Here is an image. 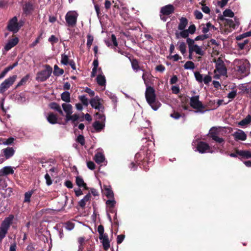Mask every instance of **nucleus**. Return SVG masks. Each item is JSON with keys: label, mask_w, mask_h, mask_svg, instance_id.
<instances>
[{"label": "nucleus", "mask_w": 251, "mask_h": 251, "mask_svg": "<svg viewBox=\"0 0 251 251\" xmlns=\"http://www.w3.org/2000/svg\"><path fill=\"white\" fill-rule=\"evenodd\" d=\"M145 97L147 101L154 110L158 109L160 106V103L156 100L155 90L152 87H146Z\"/></svg>", "instance_id": "1"}, {"label": "nucleus", "mask_w": 251, "mask_h": 251, "mask_svg": "<svg viewBox=\"0 0 251 251\" xmlns=\"http://www.w3.org/2000/svg\"><path fill=\"white\" fill-rule=\"evenodd\" d=\"M234 69L243 77L249 74L250 68L249 62L246 59H235L233 62Z\"/></svg>", "instance_id": "2"}, {"label": "nucleus", "mask_w": 251, "mask_h": 251, "mask_svg": "<svg viewBox=\"0 0 251 251\" xmlns=\"http://www.w3.org/2000/svg\"><path fill=\"white\" fill-rule=\"evenodd\" d=\"M215 69L214 70V78L219 79L221 76L226 75L227 70L223 60L218 59L215 61Z\"/></svg>", "instance_id": "3"}, {"label": "nucleus", "mask_w": 251, "mask_h": 251, "mask_svg": "<svg viewBox=\"0 0 251 251\" xmlns=\"http://www.w3.org/2000/svg\"><path fill=\"white\" fill-rule=\"evenodd\" d=\"M13 218L14 216L12 215H10L8 217L5 218L4 221L1 223L0 227V242L5 236L7 230L12 222Z\"/></svg>", "instance_id": "4"}, {"label": "nucleus", "mask_w": 251, "mask_h": 251, "mask_svg": "<svg viewBox=\"0 0 251 251\" xmlns=\"http://www.w3.org/2000/svg\"><path fill=\"white\" fill-rule=\"evenodd\" d=\"M96 121L93 124V127L97 131H100L105 126V117L101 113L96 114Z\"/></svg>", "instance_id": "5"}, {"label": "nucleus", "mask_w": 251, "mask_h": 251, "mask_svg": "<svg viewBox=\"0 0 251 251\" xmlns=\"http://www.w3.org/2000/svg\"><path fill=\"white\" fill-rule=\"evenodd\" d=\"M23 22L20 21L18 23V20L16 17H14L11 19L8 24L7 28L10 31L13 32L14 33H17L20 27L23 26Z\"/></svg>", "instance_id": "6"}, {"label": "nucleus", "mask_w": 251, "mask_h": 251, "mask_svg": "<svg viewBox=\"0 0 251 251\" xmlns=\"http://www.w3.org/2000/svg\"><path fill=\"white\" fill-rule=\"evenodd\" d=\"M190 104L192 107L194 109H197V111H195V113L198 112L203 113L201 110L204 108L203 105L201 101L199 100V96H195L190 98Z\"/></svg>", "instance_id": "7"}, {"label": "nucleus", "mask_w": 251, "mask_h": 251, "mask_svg": "<svg viewBox=\"0 0 251 251\" xmlns=\"http://www.w3.org/2000/svg\"><path fill=\"white\" fill-rule=\"evenodd\" d=\"M78 14L75 11L68 12L65 16V20L67 25L74 27L76 25Z\"/></svg>", "instance_id": "8"}, {"label": "nucleus", "mask_w": 251, "mask_h": 251, "mask_svg": "<svg viewBox=\"0 0 251 251\" xmlns=\"http://www.w3.org/2000/svg\"><path fill=\"white\" fill-rule=\"evenodd\" d=\"M45 70L38 73L36 80L38 81L43 82L47 80L50 75L52 73V68L49 65L45 66Z\"/></svg>", "instance_id": "9"}, {"label": "nucleus", "mask_w": 251, "mask_h": 251, "mask_svg": "<svg viewBox=\"0 0 251 251\" xmlns=\"http://www.w3.org/2000/svg\"><path fill=\"white\" fill-rule=\"evenodd\" d=\"M17 77L16 75H13L6 79L0 85V93H3L7 90L14 83Z\"/></svg>", "instance_id": "10"}, {"label": "nucleus", "mask_w": 251, "mask_h": 251, "mask_svg": "<svg viewBox=\"0 0 251 251\" xmlns=\"http://www.w3.org/2000/svg\"><path fill=\"white\" fill-rule=\"evenodd\" d=\"M221 130V128L212 127L210 130L209 135L215 142L220 144H224V140L222 138H220L218 136Z\"/></svg>", "instance_id": "11"}, {"label": "nucleus", "mask_w": 251, "mask_h": 251, "mask_svg": "<svg viewBox=\"0 0 251 251\" xmlns=\"http://www.w3.org/2000/svg\"><path fill=\"white\" fill-rule=\"evenodd\" d=\"M194 75L196 80L198 82H203L206 85L208 84L212 80V78L210 75H203L199 72H195Z\"/></svg>", "instance_id": "12"}, {"label": "nucleus", "mask_w": 251, "mask_h": 251, "mask_svg": "<svg viewBox=\"0 0 251 251\" xmlns=\"http://www.w3.org/2000/svg\"><path fill=\"white\" fill-rule=\"evenodd\" d=\"M195 151H197L201 153L205 152L212 153L216 151V149L212 150L207 144L203 142H200L197 144V147Z\"/></svg>", "instance_id": "13"}, {"label": "nucleus", "mask_w": 251, "mask_h": 251, "mask_svg": "<svg viewBox=\"0 0 251 251\" xmlns=\"http://www.w3.org/2000/svg\"><path fill=\"white\" fill-rule=\"evenodd\" d=\"M90 104L92 107L102 111L104 107L101 102V99L98 96L94 97L90 101Z\"/></svg>", "instance_id": "14"}, {"label": "nucleus", "mask_w": 251, "mask_h": 251, "mask_svg": "<svg viewBox=\"0 0 251 251\" xmlns=\"http://www.w3.org/2000/svg\"><path fill=\"white\" fill-rule=\"evenodd\" d=\"M232 136L235 140L237 141H245L247 137L245 132L241 129H237L232 134Z\"/></svg>", "instance_id": "15"}, {"label": "nucleus", "mask_w": 251, "mask_h": 251, "mask_svg": "<svg viewBox=\"0 0 251 251\" xmlns=\"http://www.w3.org/2000/svg\"><path fill=\"white\" fill-rule=\"evenodd\" d=\"M175 11V7L172 4H168L162 7L160 9V13L163 15H169Z\"/></svg>", "instance_id": "16"}, {"label": "nucleus", "mask_w": 251, "mask_h": 251, "mask_svg": "<svg viewBox=\"0 0 251 251\" xmlns=\"http://www.w3.org/2000/svg\"><path fill=\"white\" fill-rule=\"evenodd\" d=\"M189 58L192 59V57L191 55V54L194 52L197 54L200 55H203L204 54V51L202 50V49L201 47H200L198 46L197 45H196L195 46H192V47H190V50H189Z\"/></svg>", "instance_id": "17"}, {"label": "nucleus", "mask_w": 251, "mask_h": 251, "mask_svg": "<svg viewBox=\"0 0 251 251\" xmlns=\"http://www.w3.org/2000/svg\"><path fill=\"white\" fill-rule=\"evenodd\" d=\"M101 188L104 195L108 199H111L114 198V194L110 186L104 185L103 188L102 187H101Z\"/></svg>", "instance_id": "18"}, {"label": "nucleus", "mask_w": 251, "mask_h": 251, "mask_svg": "<svg viewBox=\"0 0 251 251\" xmlns=\"http://www.w3.org/2000/svg\"><path fill=\"white\" fill-rule=\"evenodd\" d=\"M15 168L11 166H6L0 170V176H7L9 174H13Z\"/></svg>", "instance_id": "19"}, {"label": "nucleus", "mask_w": 251, "mask_h": 251, "mask_svg": "<svg viewBox=\"0 0 251 251\" xmlns=\"http://www.w3.org/2000/svg\"><path fill=\"white\" fill-rule=\"evenodd\" d=\"M1 152L4 155L5 159H9L14 154L15 150L13 148L7 147L2 149Z\"/></svg>", "instance_id": "20"}, {"label": "nucleus", "mask_w": 251, "mask_h": 251, "mask_svg": "<svg viewBox=\"0 0 251 251\" xmlns=\"http://www.w3.org/2000/svg\"><path fill=\"white\" fill-rule=\"evenodd\" d=\"M225 23L230 27L234 29L239 25V21L236 18H234L233 19H225Z\"/></svg>", "instance_id": "21"}, {"label": "nucleus", "mask_w": 251, "mask_h": 251, "mask_svg": "<svg viewBox=\"0 0 251 251\" xmlns=\"http://www.w3.org/2000/svg\"><path fill=\"white\" fill-rule=\"evenodd\" d=\"M18 42L19 39L17 37L14 38L9 40L4 47L5 50L6 51L9 50L12 48L16 46L18 44Z\"/></svg>", "instance_id": "22"}, {"label": "nucleus", "mask_w": 251, "mask_h": 251, "mask_svg": "<svg viewBox=\"0 0 251 251\" xmlns=\"http://www.w3.org/2000/svg\"><path fill=\"white\" fill-rule=\"evenodd\" d=\"M93 64L94 67L91 73V76L94 77L97 73H101L102 71L100 68H98L99 62L97 59L94 60Z\"/></svg>", "instance_id": "23"}, {"label": "nucleus", "mask_w": 251, "mask_h": 251, "mask_svg": "<svg viewBox=\"0 0 251 251\" xmlns=\"http://www.w3.org/2000/svg\"><path fill=\"white\" fill-rule=\"evenodd\" d=\"M100 239L101 240L103 249L107 251L110 248V242L109 241L107 235L103 236L102 238L99 237Z\"/></svg>", "instance_id": "24"}, {"label": "nucleus", "mask_w": 251, "mask_h": 251, "mask_svg": "<svg viewBox=\"0 0 251 251\" xmlns=\"http://www.w3.org/2000/svg\"><path fill=\"white\" fill-rule=\"evenodd\" d=\"M62 107L66 113V116L73 113V107L70 104L64 103L62 104Z\"/></svg>", "instance_id": "25"}, {"label": "nucleus", "mask_w": 251, "mask_h": 251, "mask_svg": "<svg viewBox=\"0 0 251 251\" xmlns=\"http://www.w3.org/2000/svg\"><path fill=\"white\" fill-rule=\"evenodd\" d=\"M91 196L90 193L87 194L82 199L78 202V205L84 208L88 202L90 201Z\"/></svg>", "instance_id": "26"}, {"label": "nucleus", "mask_w": 251, "mask_h": 251, "mask_svg": "<svg viewBox=\"0 0 251 251\" xmlns=\"http://www.w3.org/2000/svg\"><path fill=\"white\" fill-rule=\"evenodd\" d=\"M188 21L185 17H181L179 19V23L178 25V29L182 30L185 29L188 25Z\"/></svg>", "instance_id": "27"}, {"label": "nucleus", "mask_w": 251, "mask_h": 251, "mask_svg": "<svg viewBox=\"0 0 251 251\" xmlns=\"http://www.w3.org/2000/svg\"><path fill=\"white\" fill-rule=\"evenodd\" d=\"M79 119V116L77 114H75L74 115H69L66 116L65 122L67 123L69 121H71L73 124L75 126V122L77 121Z\"/></svg>", "instance_id": "28"}, {"label": "nucleus", "mask_w": 251, "mask_h": 251, "mask_svg": "<svg viewBox=\"0 0 251 251\" xmlns=\"http://www.w3.org/2000/svg\"><path fill=\"white\" fill-rule=\"evenodd\" d=\"M94 159L98 164H100L104 162L105 157L102 152L98 151L95 155Z\"/></svg>", "instance_id": "29"}, {"label": "nucleus", "mask_w": 251, "mask_h": 251, "mask_svg": "<svg viewBox=\"0 0 251 251\" xmlns=\"http://www.w3.org/2000/svg\"><path fill=\"white\" fill-rule=\"evenodd\" d=\"M48 121L51 124H55L57 123V117L56 115L53 113H50L46 116Z\"/></svg>", "instance_id": "30"}, {"label": "nucleus", "mask_w": 251, "mask_h": 251, "mask_svg": "<svg viewBox=\"0 0 251 251\" xmlns=\"http://www.w3.org/2000/svg\"><path fill=\"white\" fill-rule=\"evenodd\" d=\"M98 75L97 77V82L99 85L105 86L106 83L105 77L101 73H98Z\"/></svg>", "instance_id": "31"}, {"label": "nucleus", "mask_w": 251, "mask_h": 251, "mask_svg": "<svg viewBox=\"0 0 251 251\" xmlns=\"http://www.w3.org/2000/svg\"><path fill=\"white\" fill-rule=\"evenodd\" d=\"M151 77H152V76L150 73H148L147 72H145L143 73V74L142 75V78L144 81V83H145L146 87L149 86V84L150 82Z\"/></svg>", "instance_id": "32"}, {"label": "nucleus", "mask_w": 251, "mask_h": 251, "mask_svg": "<svg viewBox=\"0 0 251 251\" xmlns=\"http://www.w3.org/2000/svg\"><path fill=\"white\" fill-rule=\"evenodd\" d=\"M180 31H176V38L179 39L180 38H186L188 37L189 34L187 31V29L179 30Z\"/></svg>", "instance_id": "33"}, {"label": "nucleus", "mask_w": 251, "mask_h": 251, "mask_svg": "<svg viewBox=\"0 0 251 251\" xmlns=\"http://www.w3.org/2000/svg\"><path fill=\"white\" fill-rule=\"evenodd\" d=\"M237 154L244 158H251V151L249 150L238 151Z\"/></svg>", "instance_id": "34"}, {"label": "nucleus", "mask_w": 251, "mask_h": 251, "mask_svg": "<svg viewBox=\"0 0 251 251\" xmlns=\"http://www.w3.org/2000/svg\"><path fill=\"white\" fill-rule=\"evenodd\" d=\"M50 107L51 109L57 111L61 115H64L61 108L58 104L55 102H51L50 104Z\"/></svg>", "instance_id": "35"}, {"label": "nucleus", "mask_w": 251, "mask_h": 251, "mask_svg": "<svg viewBox=\"0 0 251 251\" xmlns=\"http://www.w3.org/2000/svg\"><path fill=\"white\" fill-rule=\"evenodd\" d=\"M75 182L78 187L87 189L86 184L84 182L83 178L81 176H77L76 177Z\"/></svg>", "instance_id": "36"}, {"label": "nucleus", "mask_w": 251, "mask_h": 251, "mask_svg": "<svg viewBox=\"0 0 251 251\" xmlns=\"http://www.w3.org/2000/svg\"><path fill=\"white\" fill-rule=\"evenodd\" d=\"M107 208L109 211L112 212L113 208L116 204V201L114 198L109 199L106 202Z\"/></svg>", "instance_id": "37"}, {"label": "nucleus", "mask_w": 251, "mask_h": 251, "mask_svg": "<svg viewBox=\"0 0 251 251\" xmlns=\"http://www.w3.org/2000/svg\"><path fill=\"white\" fill-rule=\"evenodd\" d=\"M105 95L107 96L111 100L113 103L115 105H116L118 101V99L116 95L108 91H106L105 92Z\"/></svg>", "instance_id": "38"}, {"label": "nucleus", "mask_w": 251, "mask_h": 251, "mask_svg": "<svg viewBox=\"0 0 251 251\" xmlns=\"http://www.w3.org/2000/svg\"><path fill=\"white\" fill-rule=\"evenodd\" d=\"M251 122V116L248 115L244 119L239 123V125L243 126L248 125Z\"/></svg>", "instance_id": "39"}, {"label": "nucleus", "mask_w": 251, "mask_h": 251, "mask_svg": "<svg viewBox=\"0 0 251 251\" xmlns=\"http://www.w3.org/2000/svg\"><path fill=\"white\" fill-rule=\"evenodd\" d=\"M29 78V75H26L24 77H23L21 80L16 85V88H18L21 86L24 85L26 83V82L28 81Z\"/></svg>", "instance_id": "40"}, {"label": "nucleus", "mask_w": 251, "mask_h": 251, "mask_svg": "<svg viewBox=\"0 0 251 251\" xmlns=\"http://www.w3.org/2000/svg\"><path fill=\"white\" fill-rule=\"evenodd\" d=\"M61 98L62 100L66 102H69L70 101V94L69 92L65 91L62 93Z\"/></svg>", "instance_id": "41"}, {"label": "nucleus", "mask_w": 251, "mask_h": 251, "mask_svg": "<svg viewBox=\"0 0 251 251\" xmlns=\"http://www.w3.org/2000/svg\"><path fill=\"white\" fill-rule=\"evenodd\" d=\"M64 73V71L62 69H60L58 66L56 65L54 66V71L53 74L55 75L60 76L63 75Z\"/></svg>", "instance_id": "42"}, {"label": "nucleus", "mask_w": 251, "mask_h": 251, "mask_svg": "<svg viewBox=\"0 0 251 251\" xmlns=\"http://www.w3.org/2000/svg\"><path fill=\"white\" fill-rule=\"evenodd\" d=\"M184 68L186 70H193L195 68V64L193 62L188 61L184 64Z\"/></svg>", "instance_id": "43"}, {"label": "nucleus", "mask_w": 251, "mask_h": 251, "mask_svg": "<svg viewBox=\"0 0 251 251\" xmlns=\"http://www.w3.org/2000/svg\"><path fill=\"white\" fill-rule=\"evenodd\" d=\"M223 16L224 17L233 18L234 17V13L232 12L231 10L226 9L223 12Z\"/></svg>", "instance_id": "44"}, {"label": "nucleus", "mask_w": 251, "mask_h": 251, "mask_svg": "<svg viewBox=\"0 0 251 251\" xmlns=\"http://www.w3.org/2000/svg\"><path fill=\"white\" fill-rule=\"evenodd\" d=\"M33 190H31L26 192L25 194V202H29L30 201V198L33 193Z\"/></svg>", "instance_id": "45"}, {"label": "nucleus", "mask_w": 251, "mask_h": 251, "mask_svg": "<svg viewBox=\"0 0 251 251\" xmlns=\"http://www.w3.org/2000/svg\"><path fill=\"white\" fill-rule=\"evenodd\" d=\"M70 61H69V57L66 54H62L61 63L62 64L66 65L68 64Z\"/></svg>", "instance_id": "46"}, {"label": "nucleus", "mask_w": 251, "mask_h": 251, "mask_svg": "<svg viewBox=\"0 0 251 251\" xmlns=\"http://www.w3.org/2000/svg\"><path fill=\"white\" fill-rule=\"evenodd\" d=\"M251 36V30L247 32H245L244 33H243L239 36H237L236 37V39L237 40H240L242 39H243L247 37Z\"/></svg>", "instance_id": "47"}, {"label": "nucleus", "mask_w": 251, "mask_h": 251, "mask_svg": "<svg viewBox=\"0 0 251 251\" xmlns=\"http://www.w3.org/2000/svg\"><path fill=\"white\" fill-rule=\"evenodd\" d=\"M87 46L89 49L90 48L91 45H92L94 38L93 36L90 34H88L87 35Z\"/></svg>", "instance_id": "48"}, {"label": "nucleus", "mask_w": 251, "mask_h": 251, "mask_svg": "<svg viewBox=\"0 0 251 251\" xmlns=\"http://www.w3.org/2000/svg\"><path fill=\"white\" fill-rule=\"evenodd\" d=\"M5 193H4L3 192H0L1 195L4 197H8L10 196L11 193H12V189L11 188H8L6 189L5 190Z\"/></svg>", "instance_id": "49"}, {"label": "nucleus", "mask_w": 251, "mask_h": 251, "mask_svg": "<svg viewBox=\"0 0 251 251\" xmlns=\"http://www.w3.org/2000/svg\"><path fill=\"white\" fill-rule=\"evenodd\" d=\"M104 227H103V226H102V225L99 226L98 227V232H99V235H100L99 237H101V238H102L103 236L107 235L106 234L104 233Z\"/></svg>", "instance_id": "50"}, {"label": "nucleus", "mask_w": 251, "mask_h": 251, "mask_svg": "<svg viewBox=\"0 0 251 251\" xmlns=\"http://www.w3.org/2000/svg\"><path fill=\"white\" fill-rule=\"evenodd\" d=\"M179 50L182 54L186 52V45L184 42H180L179 45Z\"/></svg>", "instance_id": "51"}, {"label": "nucleus", "mask_w": 251, "mask_h": 251, "mask_svg": "<svg viewBox=\"0 0 251 251\" xmlns=\"http://www.w3.org/2000/svg\"><path fill=\"white\" fill-rule=\"evenodd\" d=\"M79 99L84 105L87 106L88 105V100L85 96H80L79 97Z\"/></svg>", "instance_id": "52"}, {"label": "nucleus", "mask_w": 251, "mask_h": 251, "mask_svg": "<svg viewBox=\"0 0 251 251\" xmlns=\"http://www.w3.org/2000/svg\"><path fill=\"white\" fill-rule=\"evenodd\" d=\"M249 40L248 39L244 40L243 42L238 43V46L240 49L243 50L245 48V46L248 43Z\"/></svg>", "instance_id": "53"}, {"label": "nucleus", "mask_w": 251, "mask_h": 251, "mask_svg": "<svg viewBox=\"0 0 251 251\" xmlns=\"http://www.w3.org/2000/svg\"><path fill=\"white\" fill-rule=\"evenodd\" d=\"M45 178L46 179V182L48 186L50 185L52 183V180L51 179V177H50V175L48 174H46L45 176Z\"/></svg>", "instance_id": "54"}, {"label": "nucleus", "mask_w": 251, "mask_h": 251, "mask_svg": "<svg viewBox=\"0 0 251 251\" xmlns=\"http://www.w3.org/2000/svg\"><path fill=\"white\" fill-rule=\"evenodd\" d=\"M187 30L189 34H193L196 31V26L194 25H191L189 26V28Z\"/></svg>", "instance_id": "55"}, {"label": "nucleus", "mask_w": 251, "mask_h": 251, "mask_svg": "<svg viewBox=\"0 0 251 251\" xmlns=\"http://www.w3.org/2000/svg\"><path fill=\"white\" fill-rule=\"evenodd\" d=\"M194 15L195 16L196 19H201L203 17V15L202 13L199 10H195L194 12Z\"/></svg>", "instance_id": "56"}, {"label": "nucleus", "mask_w": 251, "mask_h": 251, "mask_svg": "<svg viewBox=\"0 0 251 251\" xmlns=\"http://www.w3.org/2000/svg\"><path fill=\"white\" fill-rule=\"evenodd\" d=\"M65 228L68 230H71L74 228V225L73 223L68 222L65 224Z\"/></svg>", "instance_id": "57"}, {"label": "nucleus", "mask_w": 251, "mask_h": 251, "mask_svg": "<svg viewBox=\"0 0 251 251\" xmlns=\"http://www.w3.org/2000/svg\"><path fill=\"white\" fill-rule=\"evenodd\" d=\"M77 141L81 145L85 144V139L83 136L79 135L77 138Z\"/></svg>", "instance_id": "58"}, {"label": "nucleus", "mask_w": 251, "mask_h": 251, "mask_svg": "<svg viewBox=\"0 0 251 251\" xmlns=\"http://www.w3.org/2000/svg\"><path fill=\"white\" fill-rule=\"evenodd\" d=\"M14 141V138L10 137L8 139H6V141L3 142L2 144L4 145H10L12 143H13Z\"/></svg>", "instance_id": "59"}, {"label": "nucleus", "mask_w": 251, "mask_h": 251, "mask_svg": "<svg viewBox=\"0 0 251 251\" xmlns=\"http://www.w3.org/2000/svg\"><path fill=\"white\" fill-rule=\"evenodd\" d=\"M58 41V39L57 38H56L54 35H51L49 38V41L51 43V44H54L55 43H57Z\"/></svg>", "instance_id": "60"}, {"label": "nucleus", "mask_w": 251, "mask_h": 251, "mask_svg": "<svg viewBox=\"0 0 251 251\" xmlns=\"http://www.w3.org/2000/svg\"><path fill=\"white\" fill-rule=\"evenodd\" d=\"M208 38V36L206 34H204V35H199L198 36H197L196 38H195V40L196 41H198V40H203L206 38Z\"/></svg>", "instance_id": "61"}, {"label": "nucleus", "mask_w": 251, "mask_h": 251, "mask_svg": "<svg viewBox=\"0 0 251 251\" xmlns=\"http://www.w3.org/2000/svg\"><path fill=\"white\" fill-rule=\"evenodd\" d=\"M165 70V68L162 65H157L155 67V70L159 72H163Z\"/></svg>", "instance_id": "62"}, {"label": "nucleus", "mask_w": 251, "mask_h": 251, "mask_svg": "<svg viewBox=\"0 0 251 251\" xmlns=\"http://www.w3.org/2000/svg\"><path fill=\"white\" fill-rule=\"evenodd\" d=\"M87 166L90 170H94L95 168V163L92 161H88L87 163Z\"/></svg>", "instance_id": "63"}, {"label": "nucleus", "mask_w": 251, "mask_h": 251, "mask_svg": "<svg viewBox=\"0 0 251 251\" xmlns=\"http://www.w3.org/2000/svg\"><path fill=\"white\" fill-rule=\"evenodd\" d=\"M124 238H125V235H118L117 238V243L118 244H121L123 241Z\"/></svg>", "instance_id": "64"}]
</instances>
